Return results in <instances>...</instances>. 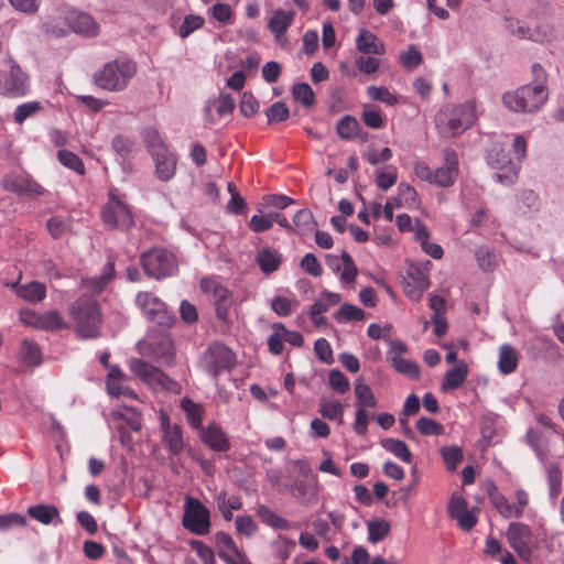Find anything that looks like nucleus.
<instances>
[{
  "label": "nucleus",
  "mask_w": 564,
  "mask_h": 564,
  "mask_svg": "<svg viewBox=\"0 0 564 564\" xmlns=\"http://www.w3.org/2000/svg\"><path fill=\"white\" fill-rule=\"evenodd\" d=\"M257 516L260 520L279 530H289L292 528V523L284 519L283 517L276 514L273 510H271L268 506L261 505L257 509Z\"/></svg>",
  "instance_id": "35"
},
{
  "label": "nucleus",
  "mask_w": 564,
  "mask_h": 564,
  "mask_svg": "<svg viewBox=\"0 0 564 564\" xmlns=\"http://www.w3.org/2000/svg\"><path fill=\"white\" fill-rule=\"evenodd\" d=\"M69 314L79 337L88 339L99 336L101 313L95 296H79L72 303Z\"/></svg>",
  "instance_id": "3"
},
{
  "label": "nucleus",
  "mask_w": 564,
  "mask_h": 564,
  "mask_svg": "<svg viewBox=\"0 0 564 564\" xmlns=\"http://www.w3.org/2000/svg\"><path fill=\"white\" fill-rule=\"evenodd\" d=\"M160 427L162 440L171 455H180L185 447L182 427L178 424H172L170 416L165 411L160 412Z\"/></svg>",
  "instance_id": "16"
},
{
  "label": "nucleus",
  "mask_w": 564,
  "mask_h": 564,
  "mask_svg": "<svg viewBox=\"0 0 564 564\" xmlns=\"http://www.w3.org/2000/svg\"><path fill=\"white\" fill-rule=\"evenodd\" d=\"M140 263L144 273L155 280L172 276L177 271L175 256L164 248H152L143 252Z\"/></svg>",
  "instance_id": "6"
},
{
  "label": "nucleus",
  "mask_w": 564,
  "mask_h": 564,
  "mask_svg": "<svg viewBox=\"0 0 564 564\" xmlns=\"http://www.w3.org/2000/svg\"><path fill=\"white\" fill-rule=\"evenodd\" d=\"M181 406L186 414L188 424L193 429H200L204 413L202 405L189 399H183Z\"/></svg>",
  "instance_id": "43"
},
{
  "label": "nucleus",
  "mask_w": 564,
  "mask_h": 564,
  "mask_svg": "<svg viewBox=\"0 0 564 564\" xmlns=\"http://www.w3.org/2000/svg\"><path fill=\"white\" fill-rule=\"evenodd\" d=\"M19 356L21 361L29 367H35L42 362V354L39 345L26 338L21 341Z\"/></svg>",
  "instance_id": "31"
},
{
  "label": "nucleus",
  "mask_w": 564,
  "mask_h": 564,
  "mask_svg": "<svg viewBox=\"0 0 564 564\" xmlns=\"http://www.w3.org/2000/svg\"><path fill=\"white\" fill-rule=\"evenodd\" d=\"M134 147V140L123 134H117L111 140V148L115 151L117 161L121 164L123 171H132Z\"/></svg>",
  "instance_id": "19"
},
{
  "label": "nucleus",
  "mask_w": 564,
  "mask_h": 564,
  "mask_svg": "<svg viewBox=\"0 0 564 564\" xmlns=\"http://www.w3.org/2000/svg\"><path fill=\"white\" fill-rule=\"evenodd\" d=\"M476 120L475 106L470 102L447 105L435 116V128L442 138L451 139L460 135Z\"/></svg>",
  "instance_id": "1"
},
{
  "label": "nucleus",
  "mask_w": 564,
  "mask_h": 564,
  "mask_svg": "<svg viewBox=\"0 0 564 564\" xmlns=\"http://www.w3.org/2000/svg\"><path fill=\"white\" fill-rule=\"evenodd\" d=\"M444 164L433 172L432 184L441 187L452 186L459 173L458 155L452 148L443 151Z\"/></svg>",
  "instance_id": "14"
},
{
  "label": "nucleus",
  "mask_w": 564,
  "mask_h": 564,
  "mask_svg": "<svg viewBox=\"0 0 564 564\" xmlns=\"http://www.w3.org/2000/svg\"><path fill=\"white\" fill-rule=\"evenodd\" d=\"M544 471L547 481L549 498L552 502H555L562 491V470L557 463L547 462L544 463Z\"/></svg>",
  "instance_id": "26"
},
{
  "label": "nucleus",
  "mask_w": 564,
  "mask_h": 564,
  "mask_svg": "<svg viewBox=\"0 0 564 564\" xmlns=\"http://www.w3.org/2000/svg\"><path fill=\"white\" fill-rule=\"evenodd\" d=\"M293 12L278 9L273 12L272 17L270 18L268 28L275 35V37L279 39L286 32V30L293 23Z\"/></svg>",
  "instance_id": "30"
},
{
  "label": "nucleus",
  "mask_w": 564,
  "mask_h": 564,
  "mask_svg": "<svg viewBox=\"0 0 564 564\" xmlns=\"http://www.w3.org/2000/svg\"><path fill=\"white\" fill-rule=\"evenodd\" d=\"M257 263L264 274L276 271L282 262V254L273 249L263 248L257 254Z\"/></svg>",
  "instance_id": "28"
},
{
  "label": "nucleus",
  "mask_w": 564,
  "mask_h": 564,
  "mask_svg": "<svg viewBox=\"0 0 564 564\" xmlns=\"http://www.w3.org/2000/svg\"><path fill=\"white\" fill-rule=\"evenodd\" d=\"M398 180V170L394 165H387L384 170L376 171V182L378 188L388 191Z\"/></svg>",
  "instance_id": "49"
},
{
  "label": "nucleus",
  "mask_w": 564,
  "mask_h": 564,
  "mask_svg": "<svg viewBox=\"0 0 564 564\" xmlns=\"http://www.w3.org/2000/svg\"><path fill=\"white\" fill-rule=\"evenodd\" d=\"M547 97V88L528 84L503 94L502 102L514 112H535L546 102Z\"/></svg>",
  "instance_id": "4"
},
{
  "label": "nucleus",
  "mask_w": 564,
  "mask_h": 564,
  "mask_svg": "<svg viewBox=\"0 0 564 564\" xmlns=\"http://www.w3.org/2000/svg\"><path fill=\"white\" fill-rule=\"evenodd\" d=\"M357 50L364 54H383L384 46L370 31L362 30L356 39Z\"/></svg>",
  "instance_id": "29"
},
{
  "label": "nucleus",
  "mask_w": 564,
  "mask_h": 564,
  "mask_svg": "<svg viewBox=\"0 0 564 564\" xmlns=\"http://www.w3.org/2000/svg\"><path fill=\"white\" fill-rule=\"evenodd\" d=\"M137 73L133 61L121 57L105 63L93 74V83L100 89L111 93L124 90Z\"/></svg>",
  "instance_id": "2"
},
{
  "label": "nucleus",
  "mask_w": 564,
  "mask_h": 564,
  "mask_svg": "<svg viewBox=\"0 0 564 564\" xmlns=\"http://www.w3.org/2000/svg\"><path fill=\"white\" fill-rule=\"evenodd\" d=\"M368 541L370 543H378L382 541L390 532V523L384 519H376L367 522Z\"/></svg>",
  "instance_id": "42"
},
{
  "label": "nucleus",
  "mask_w": 564,
  "mask_h": 564,
  "mask_svg": "<svg viewBox=\"0 0 564 564\" xmlns=\"http://www.w3.org/2000/svg\"><path fill=\"white\" fill-rule=\"evenodd\" d=\"M188 544L205 564H216L215 554L212 547L199 540H191Z\"/></svg>",
  "instance_id": "64"
},
{
  "label": "nucleus",
  "mask_w": 564,
  "mask_h": 564,
  "mask_svg": "<svg viewBox=\"0 0 564 564\" xmlns=\"http://www.w3.org/2000/svg\"><path fill=\"white\" fill-rule=\"evenodd\" d=\"M381 445L384 449L392 453L395 457L400 458L404 463L410 464L413 459V455L410 452L408 445L401 440L384 438L381 441Z\"/></svg>",
  "instance_id": "40"
},
{
  "label": "nucleus",
  "mask_w": 564,
  "mask_h": 564,
  "mask_svg": "<svg viewBox=\"0 0 564 564\" xmlns=\"http://www.w3.org/2000/svg\"><path fill=\"white\" fill-rule=\"evenodd\" d=\"M467 375V365L464 361L459 362L456 367H453L446 371L442 383V390L453 391L458 389L466 380Z\"/></svg>",
  "instance_id": "27"
},
{
  "label": "nucleus",
  "mask_w": 564,
  "mask_h": 564,
  "mask_svg": "<svg viewBox=\"0 0 564 564\" xmlns=\"http://www.w3.org/2000/svg\"><path fill=\"white\" fill-rule=\"evenodd\" d=\"M519 362V355L518 351L508 344H505L499 349V360H498V368L500 372L505 375L512 373Z\"/></svg>",
  "instance_id": "32"
},
{
  "label": "nucleus",
  "mask_w": 564,
  "mask_h": 564,
  "mask_svg": "<svg viewBox=\"0 0 564 564\" xmlns=\"http://www.w3.org/2000/svg\"><path fill=\"white\" fill-rule=\"evenodd\" d=\"M365 312L358 306L345 303L335 313L334 317L338 323L349 321H362L365 318Z\"/></svg>",
  "instance_id": "51"
},
{
  "label": "nucleus",
  "mask_w": 564,
  "mask_h": 564,
  "mask_svg": "<svg viewBox=\"0 0 564 564\" xmlns=\"http://www.w3.org/2000/svg\"><path fill=\"white\" fill-rule=\"evenodd\" d=\"M26 513L32 519L45 525L52 524L56 527L63 523L59 510L54 505L39 503L30 506L26 510Z\"/></svg>",
  "instance_id": "23"
},
{
  "label": "nucleus",
  "mask_w": 564,
  "mask_h": 564,
  "mask_svg": "<svg viewBox=\"0 0 564 564\" xmlns=\"http://www.w3.org/2000/svg\"><path fill=\"white\" fill-rule=\"evenodd\" d=\"M507 538L510 546L518 555L529 561L533 553V535L529 525L522 522H512L509 524Z\"/></svg>",
  "instance_id": "13"
},
{
  "label": "nucleus",
  "mask_w": 564,
  "mask_h": 564,
  "mask_svg": "<svg viewBox=\"0 0 564 564\" xmlns=\"http://www.w3.org/2000/svg\"><path fill=\"white\" fill-rule=\"evenodd\" d=\"M42 109V106L39 101H29L22 105H19L14 111V121L17 123H22L28 118L37 113Z\"/></svg>",
  "instance_id": "61"
},
{
  "label": "nucleus",
  "mask_w": 564,
  "mask_h": 564,
  "mask_svg": "<svg viewBox=\"0 0 564 564\" xmlns=\"http://www.w3.org/2000/svg\"><path fill=\"white\" fill-rule=\"evenodd\" d=\"M155 164V174L163 182L171 181L176 172L177 159L167 148L151 155Z\"/></svg>",
  "instance_id": "22"
},
{
  "label": "nucleus",
  "mask_w": 564,
  "mask_h": 564,
  "mask_svg": "<svg viewBox=\"0 0 564 564\" xmlns=\"http://www.w3.org/2000/svg\"><path fill=\"white\" fill-rule=\"evenodd\" d=\"M12 289L17 296L25 302L40 303L46 297V286L39 281H30L24 284L13 283Z\"/></svg>",
  "instance_id": "25"
},
{
  "label": "nucleus",
  "mask_w": 564,
  "mask_h": 564,
  "mask_svg": "<svg viewBox=\"0 0 564 564\" xmlns=\"http://www.w3.org/2000/svg\"><path fill=\"white\" fill-rule=\"evenodd\" d=\"M318 412L325 419L343 423L344 405L337 400L321 399Z\"/></svg>",
  "instance_id": "37"
},
{
  "label": "nucleus",
  "mask_w": 564,
  "mask_h": 564,
  "mask_svg": "<svg viewBox=\"0 0 564 564\" xmlns=\"http://www.w3.org/2000/svg\"><path fill=\"white\" fill-rule=\"evenodd\" d=\"M215 546L218 556L227 564H247L248 560L241 552L232 538L226 532L219 531L214 534Z\"/></svg>",
  "instance_id": "17"
},
{
  "label": "nucleus",
  "mask_w": 564,
  "mask_h": 564,
  "mask_svg": "<svg viewBox=\"0 0 564 564\" xmlns=\"http://www.w3.org/2000/svg\"><path fill=\"white\" fill-rule=\"evenodd\" d=\"M441 456L446 465L447 470L454 471L462 463L464 455L463 451L457 445L444 446L441 448Z\"/></svg>",
  "instance_id": "46"
},
{
  "label": "nucleus",
  "mask_w": 564,
  "mask_h": 564,
  "mask_svg": "<svg viewBox=\"0 0 564 564\" xmlns=\"http://www.w3.org/2000/svg\"><path fill=\"white\" fill-rule=\"evenodd\" d=\"M296 299H288L284 296L276 295L271 301L272 311L279 316H289L294 308L299 306Z\"/></svg>",
  "instance_id": "54"
},
{
  "label": "nucleus",
  "mask_w": 564,
  "mask_h": 564,
  "mask_svg": "<svg viewBox=\"0 0 564 564\" xmlns=\"http://www.w3.org/2000/svg\"><path fill=\"white\" fill-rule=\"evenodd\" d=\"M199 437L205 445L215 452H227L230 448V442L226 433L216 423L200 427Z\"/></svg>",
  "instance_id": "20"
},
{
  "label": "nucleus",
  "mask_w": 564,
  "mask_h": 564,
  "mask_svg": "<svg viewBox=\"0 0 564 564\" xmlns=\"http://www.w3.org/2000/svg\"><path fill=\"white\" fill-rule=\"evenodd\" d=\"M57 159L63 166L76 172L77 174L84 175L86 173L83 160L72 151L66 149L58 150Z\"/></svg>",
  "instance_id": "44"
},
{
  "label": "nucleus",
  "mask_w": 564,
  "mask_h": 564,
  "mask_svg": "<svg viewBox=\"0 0 564 564\" xmlns=\"http://www.w3.org/2000/svg\"><path fill=\"white\" fill-rule=\"evenodd\" d=\"M489 497L491 503L502 517L520 518L519 509H516V505L511 503L503 495L499 494L496 486H492V490H489Z\"/></svg>",
  "instance_id": "33"
},
{
  "label": "nucleus",
  "mask_w": 564,
  "mask_h": 564,
  "mask_svg": "<svg viewBox=\"0 0 564 564\" xmlns=\"http://www.w3.org/2000/svg\"><path fill=\"white\" fill-rule=\"evenodd\" d=\"M360 129L358 120L352 116H345L337 123L336 130L341 139L350 140L355 138Z\"/></svg>",
  "instance_id": "48"
},
{
  "label": "nucleus",
  "mask_w": 564,
  "mask_h": 564,
  "mask_svg": "<svg viewBox=\"0 0 564 564\" xmlns=\"http://www.w3.org/2000/svg\"><path fill=\"white\" fill-rule=\"evenodd\" d=\"M293 223L302 232L310 231L316 226L313 214L308 209L297 210L293 217Z\"/></svg>",
  "instance_id": "63"
},
{
  "label": "nucleus",
  "mask_w": 564,
  "mask_h": 564,
  "mask_svg": "<svg viewBox=\"0 0 564 564\" xmlns=\"http://www.w3.org/2000/svg\"><path fill=\"white\" fill-rule=\"evenodd\" d=\"M234 365V352L219 343L212 344L199 360L200 368L214 379H217L223 371H230Z\"/></svg>",
  "instance_id": "7"
},
{
  "label": "nucleus",
  "mask_w": 564,
  "mask_h": 564,
  "mask_svg": "<svg viewBox=\"0 0 564 564\" xmlns=\"http://www.w3.org/2000/svg\"><path fill=\"white\" fill-rule=\"evenodd\" d=\"M154 357L156 361L166 366H173L175 361V348L173 341L169 337H164L154 348Z\"/></svg>",
  "instance_id": "39"
},
{
  "label": "nucleus",
  "mask_w": 564,
  "mask_h": 564,
  "mask_svg": "<svg viewBox=\"0 0 564 564\" xmlns=\"http://www.w3.org/2000/svg\"><path fill=\"white\" fill-rule=\"evenodd\" d=\"M265 116L270 124L283 122L289 119L290 110L284 102L276 101L265 110Z\"/></svg>",
  "instance_id": "57"
},
{
  "label": "nucleus",
  "mask_w": 564,
  "mask_h": 564,
  "mask_svg": "<svg viewBox=\"0 0 564 564\" xmlns=\"http://www.w3.org/2000/svg\"><path fill=\"white\" fill-rule=\"evenodd\" d=\"M447 512L464 531H470L477 523V518L467 509L466 500L457 494L451 496Z\"/></svg>",
  "instance_id": "18"
},
{
  "label": "nucleus",
  "mask_w": 564,
  "mask_h": 564,
  "mask_svg": "<svg viewBox=\"0 0 564 564\" xmlns=\"http://www.w3.org/2000/svg\"><path fill=\"white\" fill-rule=\"evenodd\" d=\"M343 261V270L340 271V280L346 283H352L357 276L358 269L354 262L352 257L343 251L340 254Z\"/></svg>",
  "instance_id": "59"
},
{
  "label": "nucleus",
  "mask_w": 564,
  "mask_h": 564,
  "mask_svg": "<svg viewBox=\"0 0 564 564\" xmlns=\"http://www.w3.org/2000/svg\"><path fill=\"white\" fill-rule=\"evenodd\" d=\"M355 395L357 399V409L367 410L368 408H375L377 405V399L371 388L361 380H357L355 384Z\"/></svg>",
  "instance_id": "38"
},
{
  "label": "nucleus",
  "mask_w": 564,
  "mask_h": 564,
  "mask_svg": "<svg viewBox=\"0 0 564 564\" xmlns=\"http://www.w3.org/2000/svg\"><path fill=\"white\" fill-rule=\"evenodd\" d=\"M135 304L149 321L160 326L169 327L175 321L165 303L151 292H139L135 296Z\"/></svg>",
  "instance_id": "10"
},
{
  "label": "nucleus",
  "mask_w": 564,
  "mask_h": 564,
  "mask_svg": "<svg viewBox=\"0 0 564 564\" xmlns=\"http://www.w3.org/2000/svg\"><path fill=\"white\" fill-rule=\"evenodd\" d=\"M295 541L288 539L286 536L279 535L272 543L271 549L276 560L284 562L286 561L292 551L295 549Z\"/></svg>",
  "instance_id": "45"
},
{
  "label": "nucleus",
  "mask_w": 564,
  "mask_h": 564,
  "mask_svg": "<svg viewBox=\"0 0 564 564\" xmlns=\"http://www.w3.org/2000/svg\"><path fill=\"white\" fill-rule=\"evenodd\" d=\"M204 18L196 14H188L184 18L182 25L178 29V35L182 39L188 37L194 31L204 25Z\"/></svg>",
  "instance_id": "60"
},
{
  "label": "nucleus",
  "mask_w": 564,
  "mask_h": 564,
  "mask_svg": "<svg viewBox=\"0 0 564 564\" xmlns=\"http://www.w3.org/2000/svg\"><path fill=\"white\" fill-rule=\"evenodd\" d=\"M289 490L301 503L308 506L316 500V489L304 480H295Z\"/></svg>",
  "instance_id": "36"
},
{
  "label": "nucleus",
  "mask_w": 564,
  "mask_h": 564,
  "mask_svg": "<svg viewBox=\"0 0 564 564\" xmlns=\"http://www.w3.org/2000/svg\"><path fill=\"white\" fill-rule=\"evenodd\" d=\"M101 218L110 228L129 229L134 225L130 208L120 199L110 196L102 208Z\"/></svg>",
  "instance_id": "12"
},
{
  "label": "nucleus",
  "mask_w": 564,
  "mask_h": 564,
  "mask_svg": "<svg viewBox=\"0 0 564 564\" xmlns=\"http://www.w3.org/2000/svg\"><path fill=\"white\" fill-rule=\"evenodd\" d=\"M340 300L341 295L339 293L324 290L321 292L318 299L311 305L308 315L323 314L332 306L338 304Z\"/></svg>",
  "instance_id": "34"
},
{
  "label": "nucleus",
  "mask_w": 564,
  "mask_h": 564,
  "mask_svg": "<svg viewBox=\"0 0 564 564\" xmlns=\"http://www.w3.org/2000/svg\"><path fill=\"white\" fill-rule=\"evenodd\" d=\"M217 505L226 521L232 520V510H239L242 507L241 500L237 496L227 498L226 491H220L217 496Z\"/></svg>",
  "instance_id": "41"
},
{
  "label": "nucleus",
  "mask_w": 564,
  "mask_h": 564,
  "mask_svg": "<svg viewBox=\"0 0 564 564\" xmlns=\"http://www.w3.org/2000/svg\"><path fill=\"white\" fill-rule=\"evenodd\" d=\"M67 22L73 32L86 37H95L100 31L99 24L86 12L70 13Z\"/></svg>",
  "instance_id": "21"
},
{
  "label": "nucleus",
  "mask_w": 564,
  "mask_h": 564,
  "mask_svg": "<svg viewBox=\"0 0 564 564\" xmlns=\"http://www.w3.org/2000/svg\"><path fill=\"white\" fill-rule=\"evenodd\" d=\"M65 327L61 315L56 311H50L44 314H40V323L37 328L45 330H57Z\"/></svg>",
  "instance_id": "56"
},
{
  "label": "nucleus",
  "mask_w": 564,
  "mask_h": 564,
  "mask_svg": "<svg viewBox=\"0 0 564 564\" xmlns=\"http://www.w3.org/2000/svg\"><path fill=\"white\" fill-rule=\"evenodd\" d=\"M182 524L194 534H207L210 530L209 510L198 499L187 497Z\"/></svg>",
  "instance_id": "9"
},
{
  "label": "nucleus",
  "mask_w": 564,
  "mask_h": 564,
  "mask_svg": "<svg viewBox=\"0 0 564 564\" xmlns=\"http://www.w3.org/2000/svg\"><path fill=\"white\" fill-rule=\"evenodd\" d=\"M423 62L422 53L415 45H410L405 52L400 53V63L408 70L417 68Z\"/></svg>",
  "instance_id": "53"
},
{
  "label": "nucleus",
  "mask_w": 564,
  "mask_h": 564,
  "mask_svg": "<svg viewBox=\"0 0 564 564\" xmlns=\"http://www.w3.org/2000/svg\"><path fill=\"white\" fill-rule=\"evenodd\" d=\"M415 427L422 435H442L445 433L444 426L441 423L425 416L416 421Z\"/></svg>",
  "instance_id": "58"
},
{
  "label": "nucleus",
  "mask_w": 564,
  "mask_h": 564,
  "mask_svg": "<svg viewBox=\"0 0 564 564\" xmlns=\"http://www.w3.org/2000/svg\"><path fill=\"white\" fill-rule=\"evenodd\" d=\"M390 362L398 372L411 379H417L420 377V367L412 360L404 359L403 357H392Z\"/></svg>",
  "instance_id": "47"
},
{
  "label": "nucleus",
  "mask_w": 564,
  "mask_h": 564,
  "mask_svg": "<svg viewBox=\"0 0 564 564\" xmlns=\"http://www.w3.org/2000/svg\"><path fill=\"white\" fill-rule=\"evenodd\" d=\"M367 94L372 100L381 101L388 106H394L399 102V97L384 86H369Z\"/></svg>",
  "instance_id": "52"
},
{
  "label": "nucleus",
  "mask_w": 564,
  "mask_h": 564,
  "mask_svg": "<svg viewBox=\"0 0 564 564\" xmlns=\"http://www.w3.org/2000/svg\"><path fill=\"white\" fill-rule=\"evenodd\" d=\"M8 73L2 75L0 95L8 97H23L29 91V77L11 56L6 58Z\"/></svg>",
  "instance_id": "11"
},
{
  "label": "nucleus",
  "mask_w": 564,
  "mask_h": 564,
  "mask_svg": "<svg viewBox=\"0 0 564 564\" xmlns=\"http://www.w3.org/2000/svg\"><path fill=\"white\" fill-rule=\"evenodd\" d=\"M143 140L151 155L155 154V152L165 151L167 148L159 132L153 128H147L143 131Z\"/></svg>",
  "instance_id": "55"
},
{
  "label": "nucleus",
  "mask_w": 564,
  "mask_h": 564,
  "mask_svg": "<svg viewBox=\"0 0 564 564\" xmlns=\"http://www.w3.org/2000/svg\"><path fill=\"white\" fill-rule=\"evenodd\" d=\"M129 365L130 370L154 391L181 393L182 388L177 381L143 359L132 358Z\"/></svg>",
  "instance_id": "5"
},
{
  "label": "nucleus",
  "mask_w": 564,
  "mask_h": 564,
  "mask_svg": "<svg viewBox=\"0 0 564 564\" xmlns=\"http://www.w3.org/2000/svg\"><path fill=\"white\" fill-rule=\"evenodd\" d=\"M6 188L18 195L31 197L42 196L45 189L30 176H19L7 182Z\"/></svg>",
  "instance_id": "24"
},
{
  "label": "nucleus",
  "mask_w": 564,
  "mask_h": 564,
  "mask_svg": "<svg viewBox=\"0 0 564 564\" xmlns=\"http://www.w3.org/2000/svg\"><path fill=\"white\" fill-rule=\"evenodd\" d=\"M293 98L303 106L310 108L315 104V94L306 83H299L292 87Z\"/></svg>",
  "instance_id": "50"
},
{
  "label": "nucleus",
  "mask_w": 564,
  "mask_h": 564,
  "mask_svg": "<svg viewBox=\"0 0 564 564\" xmlns=\"http://www.w3.org/2000/svg\"><path fill=\"white\" fill-rule=\"evenodd\" d=\"M364 123L370 129H380L383 127L384 120L379 108H367L361 113Z\"/></svg>",
  "instance_id": "62"
},
{
  "label": "nucleus",
  "mask_w": 564,
  "mask_h": 564,
  "mask_svg": "<svg viewBox=\"0 0 564 564\" xmlns=\"http://www.w3.org/2000/svg\"><path fill=\"white\" fill-rule=\"evenodd\" d=\"M432 262L426 260L420 263H411L403 278V292L413 301H420L423 293L430 288L429 272Z\"/></svg>",
  "instance_id": "8"
},
{
  "label": "nucleus",
  "mask_w": 564,
  "mask_h": 564,
  "mask_svg": "<svg viewBox=\"0 0 564 564\" xmlns=\"http://www.w3.org/2000/svg\"><path fill=\"white\" fill-rule=\"evenodd\" d=\"M200 286L204 292L212 294L217 317L226 321L232 304L231 292L214 279H203Z\"/></svg>",
  "instance_id": "15"
}]
</instances>
